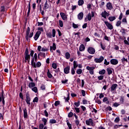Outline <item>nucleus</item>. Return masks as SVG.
I'll list each match as a JSON object with an SVG mask.
<instances>
[{"label":"nucleus","instance_id":"obj_13","mask_svg":"<svg viewBox=\"0 0 129 129\" xmlns=\"http://www.w3.org/2000/svg\"><path fill=\"white\" fill-rule=\"evenodd\" d=\"M41 34V31H37L36 34L34 35V39L35 41H37L39 38L40 35Z\"/></svg>","mask_w":129,"mask_h":129},{"label":"nucleus","instance_id":"obj_16","mask_svg":"<svg viewBox=\"0 0 129 129\" xmlns=\"http://www.w3.org/2000/svg\"><path fill=\"white\" fill-rule=\"evenodd\" d=\"M110 63L113 65H116L118 63V60L116 59L112 58L110 60Z\"/></svg>","mask_w":129,"mask_h":129},{"label":"nucleus","instance_id":"obj_46","mask_svg":"<svg viewBox=\"0 0 129 129\" xmlns=\"http://www.w3.org/2000/svg\"><path fill=\"white\" fill-rule=\"evenodd\" d=\"M57 64L56 63H52V68L53 69H57Z\"/></svg>","mask_w":129,"mask_h":129},{"label":"nucleus","instance_id":"obj_50","mask_svg":"<svg viewBox=\"0 0 129 129\" xmlns=\"http://www.w3.org/2000/svg\"><path fill=\"white\" fill-rule=\"evenodd\" d=\"M121 25V21H118L116 24V27H119Z\"/></svg>","mask_w":129,"mask_h":129},{"label":"nucleus","instance_id":"obj_39","mask_svg":"<svg viewBox=\"0 0 129 129\" xmlns=\"http://www.w3.org/2000/svg\"><path fill=\"white\" fill-rule=\"evenodd\" d=\"M121 60L123 63H124L125 62L127 63V58H125L124 57H123Z\"/></svg>","mask_w":129,"mask_h":129},{"label":"nucleus","instance_id":"obj_52","mask_svg":"<svg viewBox=\"0 0 129 129\" xmlns=\"http://www.w3.org/2000/svg\"><path fill=\"white\" fill-rule=\"evenodd\" d=\"M73 115H74V113H73V112H70L68 114V117L70 118L72 117Z\"/></svg>","mask_w":129,"mask_h":129},{"label":"nucleus","instance_id":"obj_21","mask_svg":"<svg viewBox=\"0 0 129 129\" xmlns=\"http://www.w3.org/2000/svg\"><path fill=\"white\" fill-rule=\"evenodd\" d=\"M85 50V46L84 44H82L79 47V50L81 52L84 51Z\"/></svg>","mask_w":129,"mask_h":129},{"label":"nucleus","instance_id":"obj_22","mask_svg":"<svg viewBox=\"0 0 129 129\" xmlns=\"http://www.w3.org/2000/svg\"><path fill=\"white\" fill-rule=\"evenodd\" d=\"M116 87H117V84H113L111 87V90L112 91H114L116 89Z\"/></svg>","mask_w":129,"mask_h":129},{"label":"nucleus","instance_id":"obj_10","mask_svg":"<svg viewBox=\"0 0 129 129\" xmlns=\"http://www.w3.org/2000/svg\"><path fill=\"white\" fill-rule=\"evenodd\" d=\"M57 49V46L55 43H52V46H50V51L51 52H53V51L56 50Z\"/></svg>","mask_w":129,"mask_h":129},{"label":"nucleus","instance_id":"obj_57","mask_svg":"<svg viewBox=\"0 0 129 129\" xmlns=\"http://www.w3.org/2000/svg\"><path fill=\"white\" fill-rule=\"evenodd\" d=\"M73 27L74 29H77L78 28V24H76L75 23H73Z\"/></svg>","mask_w":129,"mask_h":129},{"label":"nucleus","instance_id":"obj_59","mask_svg":"<svg viewBox=\"0 0 129 129\" xmlns=\"http://www.w3.org/2000/svg\"><path fill=\"white\" fill-rule=\"evenodd\" d=\"M19 96H20V98L22 99V100H23L24 99V97H23V94L22 92H20L19 93Z\"/></svg>","mask_w":129,"mask_h":129},{"label":"nucleus","instance_id":"obj_31","mask_svg":"<svg viewBox=\"0 0 129 129\" xmlns=\"http://www.w3.org/2000/svg\"><path fill=\"white\" fill-rule=\"evenodd\" d=\"M33 60L35 62H36L37 61V58H38V56H37V53H35L34 54V57H33Z\"/></svg>","mask_w":129,"mask_h":129},{"label":"nucleus","instance_id":"obj_32","mask_svg":"<svg viewBox=\"0 0 129 129\" xmlns=\"http://www.w3.org/2000/svg\"><path fill=\"white\" fill-rule=\"evenodd\" d=\"M58 23L60 27L62 28L63 27V22L62 20H58Z\"/></svg>","mask_w":129,"mask_h":129},{"label":"nucleus","instance_id":"obj_24","mask_svg":"<svg viewBox=\"0 0 129 129\" xmlns=\"http://www.w3.org/2000/svg\"><path fill=\"white\" fill-rule=\"evenodd\" d=\"M28 117L27 110L26 108L24 109V118H26Z\"/></svg>","mask_w":129,"mask_h":129},{"label":"nucleus","instance_id":"obj_6","mask_svg":"<svg viewBox=\"0 0 129 129\" xmlns=\"http://www.w3.org/2000/svg\"><path fill=\"white\" fill-rule=\"evenodd\" d=\"M86 124L87 125H91L92 126H95V124H94L92 119H88V120H86Z\"/></svg>","mask_w":129,"mask_h":129},{"label":"nucleus","instance_id":"obj_28","mask_svg":"<svg viewBox=\"0 0 129 129\" xmlns=\"http://www.w3.org/2000/svg\"><path fill=\"white\" fill-rule=\"evenodd\" d=\"M41 120L43 122L44 125H46L47 124V122L48 121L47 119H46V118H42Z\"/></svg>","mask_w":129,"mask_h":129},{"label":"nucleus","instance_id":"obj_35","mask_svg":"<svg viewBox=\"0 0 129 129\" xmlns=\"http://www.w3.org/2000/svg\"><path fill=\"white\" fill-rule=\"evenodd\" d=\"M35 86V83L34 82H30L29 84V88H33Z\"/></svg>","mask_w":129,"mask_h":129},{"label":"nucleus","instance_id":"obj_29","mask_svg":"<svg viewBox=\"0 0 129 129\" xmlns=\"http://www.w3.org/2000/svg\"><path fill=\"white\" fill-rule=\"evenodd\" d=\"M82 73H83V70L81 69H78L76 71V73L78 75H81L82 74Z\"/></svg>","mask_w":129,"mask_h":129},{"label":"nucleus","instance_id":"obj_51","mask_svg":"<svg viewBox=\"0 0 129 129\" xmlns=\"http://www.w3.org/2000/svg\"><path fill=\"white\" fill-rule=\"evenodd\" d=\"M100 46L102 49H103V50H105L106 46L105 45H103L102 42L100 43Z\"/></svg>","mask_w":129,"mask_h":129},{"label":"nucleus","instance_id":"obj_9","mask_svg":"<svg viewBox=\"0 0 129 129\" xmlns=\"http://www.w3.org/2000/svg\"><path fill=\"white\" fill-rule=\"evenodd\" d=\"M104 24L106 25L108 29L110 30L113 29V26H112V25L108 21H104Z\"/></svg>","mask_w":129,"mask_h":129},{"label":"nucleus","instance_id":"obj_43","mask_svg":"<svg viewBox=\"0 0 129 129\" xmlns=\"http://www.w3.org/2000/svg\"><path fill=\"white\" fill-rule=\"evenodd\" d=\"M48 50V49L46 48V47H42V48H41V51L42 52H46Z\"/></svg>","mask_w":129,"mask_h":129},{"label":"nucleus","instance_id":"obj_5","mask_svg":"<svg viewBox=\"0 0 129 129\" xmlns=\"http://www.w3.org/2000/svg\"><path fill=\"white\" fill-rule=\"evenodd\" d=\"M25 101L28 105H31V98L29 93H26Z\"/></svg>","mask_w":129,"mask_h":129},{"label":"nucleus","instance_id":"obj_42","mask_svg":"<svg viewBox=\"0 0 129 129\" xmlns=\"http://www.w3.org/2000/svg\"><path fill=\"white\" fill-rule=\"evenodd\" d=\"M49 123L51 124H54L56 123V120H54V119H51L49 120Z\"/></svg>","mask_w":129,"mask_h":129},{"label":"nucleus","instance_id":"obj_23","mask_svg":"<svg viewBox=\"0 0 129 129\" xmlns=\"http://www.w3.org/2000/svg\"><path fill=\"white\" fill-rule=\"evenodd\" d=\"M0 102H2L3 105H5V99H4V97L3 96V94H2V96L0 97Z\"/></svg>","mask_w":129,"mask_h":129},{"label":"nucleus","instance_id":"obj_26","mask_svg":"<svg viewBox=\"0 0 129 129\" xmlns=\"http://www.w3.org/2000/svg\"><path fill=\"white\" fill-rule=\"evenodd\" d=\"M95 69V68L94 67H90V66H87L86 67V69L89 71H91L92 70H94V69Z\"/></svg>","mask_w":129,"mask_h":129},{"label":"nucleus","instance_id":"obj_41","mask_svg":"<svg viewBox=\"0 0 129 129\" xmlns=\"http://www.w3.org/2000/svg\"><path fill=\"white\" fill-rule=\"evenodd\" d=\"M37 32H40L41 33L43 32H44V29L43 27H38L37 28Z\"/></svg>","mask_w":129,"mask_h":129},{"label":"nucleus","instance_id":"obj_55","mask_svg":"<svg viewBox=\"0 0 129 129\" xmlns=\"http://www.w3.org/2000/svg\"><path fill=\"white\" fill-rule=\"evenodd\" d=\"M119 105H120V104H119V103H114V104H113V106L115 107H117Z\"/></svg>","mask_w":129,"mask_h":129},{"label":"nucleus","instance_id":"obj_2","mask_svg":"<svg viewBox=\"0 0 129 129\" xmlns=\"http://www.w3.org/2000/svg\"><path fill=\"white\" fill-rule=\"evenodd\" d=\"M46 36L48 38H55L56 36V30L53 29L52 30V33L50 32H48L46 33Z\"/></svg>","mask_w":129,"mask_h":129},{"label":"nucleus","instance_id":"obj_25","mask_svg":"<svg viewBox=\"0 0 129 129\" xmlns=\"http://www.w3.org/2000/svg\"><path fill=\"white\" fill-rule=\"evenodd\" d=\"M65 57L67 59H69L71 57V54L69 52H66Z\"/></svg>","mask_w":129,"mask_h":129},{"label":"nucleus","instance_id":"obj_58","mask_svg":"<svg viewBox=\"0 0 129 129\" xmlns=\"http://www.w3.org/2000/svg\"><path fill=\"white\" fill-rule=\"evenodd\" d=\"M82 96L85 97L86 96V91L84 90H82L81 91Z\"/></svg>","mask_w":129,"mask_h":129},{"label":"nucleus","instance_id":"obj_45","mask_svg":"<svg viewBox=\"0 0 129 129\" xmlns=\"http://www.w3.org/2000/svg\"><path fill=\"white\" fill-rule=\"evenodd\" d=\"M103 79H104L103 75H100L99 76H98V79L99 81L103 80Z\"/></svg>","mask_w":129,"mask_h":129},{"label":"nucleus","instance_id":"obj_44","mask_svg":"<svg viewBox=\"0 0 129 129\" xmlns=\"http://www.w3.org/2000/svg\"><path fill=\"white\" fill-rule=\"evenodd\" d=\"M32 90L35 93H37L38 92V89L37 87H34L32 88Z\"/></svg>","mask_w":129,"mask_h":129},{"label":"nucleus","instance_id":"obj_12","mask_svg":"<svg viewBox=\"0 0 129 129\" xmlns=\"http://www.w3.org/2000/svg\"><path fill=\"white\" fill-rule=\"evenodd\" d=\"M102 17L104 18V19H106L107 17L109 16V13H107L106 11H104L101 13Z\"/></svg>","mask_w":129,"mask_h":129},{"label":"nucleus","instance_id":"obj_38","mask_svg":"<svg viewBox=\"0 0 129 129\" xmlns=\"http://www.w3.org/2000/svg\"><path fill=\"white\" fill-rule=\"evenodd\" d=\"M47 77L49 78H52V75L50 73V71L49 70H48V71L47 72Z\"/></svg>","mask_w":129,"mask_h":129},{"label":"nucleus","instance_id":"obj_14","mask_svg":"<svg viewBox=\"0 0 129 129\" xmlns=\"http://www.w3.org/2000/svg\"><path fill=\"white\" fill-rule=\"evenodd\" d=\"M60 15L63 20L65 21L68 20V17L64 13H60Z\"/></svg>","mask_w":129,"mask_h":129},{"label":"nucleus","instance_id":"obj_47","mask_svg":"<svg viewBox=\"0 0 129 129\" xmlns=\"http://www.w3.org/2000/svg\"><path fill=\"white\" fill-rule=\"evenodd\" d=\"M92 5L91 4H88L87 5V9L89 11H90L91 9H92Z\"/></svg>","mask_w":129,"mask_h":129},{"label":"nucleus","instance_id":"obj_64","mask_svg":"<svg viewBox=\"0 0 129 129\" xmlns=\"http://www.w3.org/2000/svg\"><path fill=\"white\" fill-rule=\"evenodd\" d=\"M68 79H66L65 80H62L61 81V83L62 84H66V83H68Z\"/></svg>","mask_w":129,"mask_h":129},{"label":"nucleus","instance_id":"obj_15","mask_svg":"<svg viewBox=\"0 0 129 129\" xmlns=\"http://www.w3.org/2000/svg\"><path fill=\"white\" fill-rule=\"evenodd\" d=\"M30 31H31L30 28L29 27H28L27 30L26 31V39L27 41L29 40V35L30 32Z\"/></svg>","mask_w":129,"mask_h":129},{"label":"nucleus","instance_id":"obj_1","mask_svg":"<svg viewBox=\"0 0 129 129\" xmlns=\"http://www.w3.org/2000/svg\"><path fill=\"white\" fill-rule=\"evenodd\" d=\"M24 55H25L24 62L25 63H26L27 62H28V63H30L31 56L29 53V50L28 48L26 49L25 52L24 53Z\"/></svg>","mask_w":129,"mask_h":129},{"label":"nucleus","instance_id":"obj_62","mask_svg":"<svg viewBox=\"0 0 129 129\" xmlns=\"http://www.w3.org/2000/svg\"><path fill=\"white\" fill-rule=\"evenodd\" d=\"M119 117H117L116 118H115V120H114V122H118L119 121Z\"/></svg>","mask_w":129,"mask_h":129},{"label":"nucleus","instance_id":"obj_54","mask_svg":"<svg viewBox=\"0 0 129 129\" xmlns=\"http://www.w3.org/2000/svg\"><path fill=\"white\" fill-rule=\"evenodd\" d=\"M44 125H45L42 123L39 124V129H43L44 127Z\"/></svg>","mask_w":129,"mask_h":129},{"label":"nucleus","instance_id":"obj_7","mask_svg":"<svg viewBox=\"0 0 129 129\" xmlns=\"http://www.w3.org/2000/svg\"><path fill=\"white\" fill-rule=\"evenodd\" d=\"M87 51L91 54H94L96 52L95 49L92 47H88Z\"/></svg>","mask_w":129,"mask_h":129},{"label":"nucleus","instance_id":"obj_56","mask_svg":"<svg viewBox=\"0 0 129 129\" xmlns=\"http://www.w3.org/2000/svg\"><path fill=\"white\" fill-rule=\"evenodd\" d=\"M60 104V102L59 101H56L54 103V105L55 106H57Z\"/></svg>","mask_w":129,"mask_h":129},{"label":"nucleus","instance_id":"obj_33","mask_svg":"<svg viewBox=\"0 0 129 129\" xmlns=\"http://www.w3.org/2000/svg\"><path fill=\"white\" fill-rule=\"evenodd\" d=\"M115 16H111V17H109L108 18V20L110 21V22H112L114 20H115Z\"/></svg>","mask_w":129,"mask_h":129},{"label":"nucleus","instance_id":"obj_27","mask_svg":"<svg viewBox=\"0 0 129 129\" xmlns=\"http://www.w3.org/2000/svg\"><path fill=\"white\" fill-rule=\"evenodd\" d=\"M67 125L68 126L69 129H73L72 128V125L70 123L69 120H67L66 121Z\"/></svg>","mask_w":129,"mask_h":129},{"label":"nucleus","instance_id":"obj_37","mask_svg":"<svg viewBox=\"0 0 129 129\" xmlns=\"http://www.w3.org/2000/svg\"><path fill=\"white\" fill-rule=\"evenodd\" d=\"M71 73L72 75H74L76 73V69L72 68L71 70Z\"/></svg>","mask_w":129,"mask_h":129},{"label":"nucleus","instance_id":"obj_48","mask_svg":"<svg viewBox=\"0 0 129 129\" xmlns=\"http://www.w3.org/2000/svg\"><path fill=\"white\" fill-rule=\"evenodd\" d=\"M40 89L42 90H45V89H46V86L44 84H42L41 86H40Z\"/></svg>","mask_w":129,"mask_h":129},{"label":"nucleus","instance_id":"obj_18","mask_svg":"<svg viewBox=\"0 0 129 129\" xmlns=\"http://www.w3.org/2000/svg\"><path fill=\"white\" fill-rule=\"evenodd\" d=\"M106 8L107 10H112V8H113L112 5L110 2H108L107 3Z\"/></svg>","mask_w":129,"mask_h":129},{"label":"nucleus","instance_id":"obj_36","mask_svg":"<svg viewBox=\"0 0 129 129\" xmlns=\"http://www.w3.org/2000/svg\"><path fill=\"white\" fill-rule=\"evenodd\" d=\"M84 4V0H79L78 1V5L79 6H82Z\"/></svg>","mask_w":129,"mask_h":129},{"label":"nucleus","instance_id":"obj_60","mask_svg":"<svg viewBox=\"0 0 129 129\" xmlns=\"http://www.w3.org/2000/svg\"><path fill=\"white\" fill-rule=\"evenodd\" d=\"M120 32L122 35H124L125 34V30H124V29H122L120 30Z\"/></svg>","mask_w":129,"mask_h":129},{"label":"nucleus","instance_id":"obj_19","mask_svg":"<svg viewBox=\"0 0 129 129\" xmlns=\"http://www.w3.org/2000/svg\"><path fill=\"white\" fill-rule=\"evenodd\" d=\"M83 17L84 13L83 12H81L78 15V19L79 20H82L83 19Z\"/></svg>","mask_w":129,"mask_h":129},{"label":"nucleus","instance_id":"obj_63","mask_svg":"<svg viewBox=\"0 0 129 129\" xmlns=\"http://www.w3.org/2000/svg\"><path fill=\"white\" fill-rule=\"evenodd\" d=\"M75 123L77 125H79L80 124V121L78 119H77L75 120Z\"/></svg>","mask_w":129,"mask_h":129},{"label":"nucleus","instance_id":"obj_4","mask_svg":"<svg viewBox=\"0 0 129 129\" xmlns=\"http://www.w3.org/2000/svg\"><path fill=\"white\" fill-rule=\"evenodd\" d=\"M95 16L94 12L92 11L91 14L89 13L85 19V21L87 22L88 20L90 21L92 20V18Z\"/></svg>","mask_w":129,"mask_h":129},{"label":"nucleus","instance_id":"obj_30","mask_svg":"<svg viewBox=\"0 0 129 129\" xmlns=\"http://www.w3.org/2000/svg\"><path fill=\"white\" fill-rule=\"evenodd\" d=\"M106 73V70L105 69H103L101 71L99 72V75H104Z\"/></svg>","mask_w":129,"mask_h":129},{"label":"nucleus","instance_id":"obj_49","mask_svg":"<svg viewBox=\"0 0 129 129\" xmlns=\"http://www.w3.org/2000/svg\"><path fill=\"white\" fill-rule=\"evenodd\" d=\"M38 100H39L38 98L37 97H35L33 100V103L38 102Z\"/></svg>","mask_w":129,"mask_h":129},{"label":"nucleus","instance_id":"obj_11","mask_svg":"<svg viewBox=\"0 0 129 129\" xmlns=\"http://www.w3.org/2000/svg\"><path fill=\"white\" fill-rule=\"evenodd\" d=\"M104 60V57L103 56H101L99 58H95L94 61L96 63H101Z\"/></svg>","mask_w":129,"mask_h":129},{"label":"nucleus","instance_id":"obj_3","mask_svg":"<svg viewBox=\"0 0 129 129\" xmlns=\"http://www.w3.org/2000/svg\"><path fill=\"white\" fill-rule=\"evenodd\" d=\"M31 65L34 68H40L41 66V63L40 61H38L36 64V62L34 60V58H32Z\"/></svg>","mask_w":129,"mask_h":129},{"label":"nucleus","instance_id":"obj_8","mask_svg":"<svg viewBox=\"0 0 129 129\" xmlns=\"http://www.w3.org/2000/svg\"><path fill=\"white\" fill-rule=\"evenodd\" d=\"M51 7V4L50 2H47L46 1V2L45 3L44 5L43 9L44 10H47L49 8Z\"/></svg>","mask_w":129,"mask_h":129},{"label":"nucleus","instance_id":"obj_53","mask_svg":"<svg viewBox=\"0 0 129 129\" xmlns=\"http://www.w3.org/2000/svg\"><path fill=\"white\" fill-rule=\"evenodd\" d=\"M122 22L125 24H127V21H126V18H123L122 20Z\"/></svg>","mask_w":129,"mask_h":129},{"label":"nucleus","instance_id":"obj_40","mask_svg":"<svg viewBox=\"0 0 129 129\" xmlns=\"http://www.w3.org/2000/svg\"><path fill=\"white\" fill-rule=\"evenodd\" d=\"M107 71L108 74L109 75H111V74H112V70L110 68H107Z\"/></svg>","mask_w":129,"mask_h":129},{"label":"nucleus","instance_id":"obj_20","mask_svg":"<svg viewBox=\"0 0 129 129\" xmlns=\"http://www.w3.org/2000/svg\"><path fill=\"white\" fill-rule=\"evenodd\" d=\"M70 67L68 66L64 69V73L66 74H69L70 73Z\"/></svg>","mask_w":129,"mask_h":129},{"label":"nucleus","instance_id":"obj_61","mask_svg":"<svg viewBox=\"0 0 129 129\" xmlns=\"http://www.w3.org/2000/svg\"><path fill=\"white\" fill-rule=\"evenodd\" d=\"M104 64H105L106 66H108V64H109V62L107 61L106 59H104Z\"/></svg>","mask_w":129,"mask_h":129},{"label":"nucleus","instance_id":"obj_34","mask_svg":"<svg viewBox=\"0 0 129 129\" xmlns=\"http://www.w3.org/2000/svg\"><path fill=\"white\" fill-rule=\"evenodd\" d=\"M73 63H74V67H73V68L76 69L78 67V64L77 61L74 60L73 62Z\"/></svg>","mask_w":129,"mask_h":129},{"label":"nucleus","instance_id":"obj_17","mask_svg":"<svg viewBox=\"0 0 129 129\" xmlns=\"http://www.w3.org/2000/svg\"><path fill=\"white\" fill-rule=\"evenodd\" d=\"M123 103H124V96H121L119 97V104H123Z\"/></svg>","mask_w":129,"mask_h":129}]
</instances>
